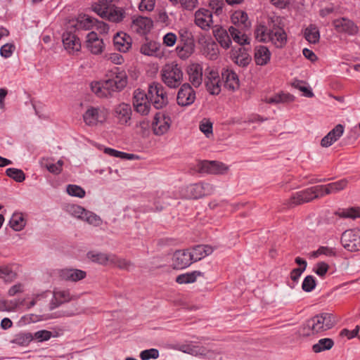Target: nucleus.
<instances>
[{
    "instance_id": "nucleus-1",
    "label": "nucleus",
    "mask_w": 360,
    "mask_h": 360,
    "mask_svg": "<svg viewBox=\"0 0 360 360\" xmlns=\"http://www.w3.org/2000/svg\"><path fill=\"white\" fill-rule=\"evenodd\" d=\"M280 22L278 16L269 17L266 22L257 27L256 39L262 42H271L277 48L283 47L287 42V35L280 26Z\"/></svg>"
},
{
    "instance_id": "nucleus-2",
    "label": "nucleus",
    "mask_w": 360,
    "mask_h": 360,
    "mask_svg": "<svg viewBox=\"0 0 360 360\" xmlns=\"http://www.w3.org/2000/svg\"><path fill=\"white\" fill-rule=\"evenodd\" d=\"M127 84L126 72L120 70L119 68H115L110 72V78L103 81L92 82L90 86L98 97L107 98L111 96L114 92L122 91Z\"/></svg>"
},
{
    "instance_id": "nucleus-3",
    "label": "nucleus",
    "mask_w": 360,
    "mask_h": 360,
    "mask_svg": "<svg viewBox=\"0 0 360 360\" xmlns=\"http://www.w3.org/2000/svg\"><path fill=\"white\" fill-rule=\"evenodd\" d=\"M336 323L335 317L333 314L321 313L307 320L300 328L299 334L304 337L323 334L333 328Z\"/></svg>"
},
{
    "instance_id": "nucleus-4",
    "label": "nucleus",
    "mask_w": 360,
    "mask_h": 360,
    "mask_svg": "<svg viewBox=\"0 0 360 360\" xmlns=\"http://www.w3.org/2000/svg\"><path fill=\"white\" fill-rule=\"evenodd\" d=\"M162 82L169 88L176 89L183 82L184 72L181 68L175 62L166 63L160 70Z\"/></svg>"
},
{
    "instance_id": "nucleus-5",
    "label": "nucleus",
    "mask_w": 360,
    "mask_h": 360,
    "mask_svg": "<svg viewBox=\"0 0 360 360\" xmlns=\"http://www.w3.org/2000/svg\"><path fill=\"white\" fill-rule=\"evenodd\" d=\"M214 187L210 183H197L191 184L182 190V195L187 199H198L211 195Z\"/></svg>"
},
{
    "instance_id": "nucleus-6",
    "label": "nucleus",
    "mask_w": 360,
    "mask_h": 360,
    "mask_svg": "<svg viewBox=\"0 0 360 360\" xmlns=\"http://www.w3.org/2000/svg\"><path fill=\"white\" fill-rule=\"evenodd\" d=\"M148 96L150 103L156 109L162 108L168 103V98L163 86L158 82H153L149 85Z\"/></svg>"
},
{
    "instance_id": "nucleus-7",
    "label": "nucleus",
    "mask_w": 360,
    "mask_h": 360,
    "mask_svg": "<svg viewBox=\"0 0 360 360\" xmlns=\"http://www.w3.org/2000/svg\"><path fill=\"white\" fill-rule=\"evenodd\" d=\"M103 7L100 5L96 6L94 11L102 18H105L114 22H121L125 17V11L123 8L116 6H106L102 0Z\"/></svg>"
},
{
    "instance_id": "nucleus-8",
    "label": "nucleus",
    "mask_w": 360,
    "mask_h": 360,
    "mask_svg": "<svg viewBox=\"0 0 360 360\" xmlns=\"http://www.w3.org/2000/svg\"><path fill=\"white\" fill-rule=\"evenodd\" d=\"M108 113L105 108L98 107H89L83 115V120L89 126H96L104 122L107 119Z\"/></svg>"
},
{
    "instance_id": "nucleus-9",
    "label": "nucleus",
    "mask_w": 360,
    "mask_h": 360,
    "mask_svg": "<svg viewBox=\"0 0 360 360\" xmlns=\"http://www.w3.org/2000/svg\"><path fill=\"white\" fill-rule=\"evenodd\" d=\"M341 243L350 252L360 250V231L349 229L345 231L341 236Z\"/></svg>"
},
{
    "instance_id": "nucleus-10",
    "label": "nucleus",
    "mask_w": 360,
    "mask_h": 360,
    "mask_svg": "<svg viewBox=\"0 0 360 360\" xmlns=\"http://www.w3.org/2000/svg\"><path fill=\"white\" fill-rule=\"evenodd\" d=\"M150 101L148 95L141 89L134 92L133 105L135 110L141 115H148L150 109Z\"/></svg>"
},
{
    "instance_id": "nucleus-11",
    "label": "nucleus",
    "mask_w": 360,
    "mask_h": 360,
    "mask_svg": "<svg viewBox=\"0 0 360 360\" xmlns=\"http://www.w3.org/2000/svg\"><path fill=\"white\" fill-rule=\"evenodd\" d=\"M195 100V91L191 86L185 83L181 86L178 94L176 101L181 106H188L194 103Z\"/></svg>"
},
{
    "instance_id": "nucleus-12",
    "label": "nucleus",
    "mask_w": 360,
    "mask_h": 360,
    "mask_svg": "<svg viewBox=\"0 0 360 360\" xmlns=\"http://www.w3.org/2000/svg\"><path fill=\"white\" fill-rule=\"evenodd\" d=\"M333 25L338 32L348 35H355L359 32L358 26L352 20L347 18H340L334 20Z\"/></svg>"
},
{
    "instance_id": "nucleus-13",
    "label": "nucleus",
    "mask_w": 360,
    "mask_h": 360,
    "mask_svg": "<svg viewBox=\"0 0 360 360\" xmlns=\"http://www.w3.org/2000/svg\"><path fill=\"white\" fill-rule=\"evenodd\" d=\"M171 118L165 114L157 113L153 122V131L157 136H162L167 133L171 126Z\"/></svg>"
},
{
    "instance_id": "nucleus-14",
    "label": "nucleus",
    "mask_w": 360,
    "mask_h": 360,
    "mask_svg": "<svg viewBox=\"0 0 360 360\" xmlns=\"http://www.w3.org/2000/svg\"><path fill=\"white\" fill-rule=\"evenodd\" d=\"M205 86L207 91L212 95H218L221 92V81L219 72L213 69L207 70Z\"/></svg>"
},
{
    "instance_id": "nucleus-15",
    "label": "nucleus",
    "mask_w": 360,
    "mask_h": 360,
    "mask_svg": "<svg viewBox=\"0 0 360 360\" xmlns=\"http://www.w3.org/2000/svg\"><path fill=\"white\" fill-rule=\"evenodd\" d=\"M194 22L202 30H208L213 24L212 12L206 8H199L195 13Z\"/></svg>"
},
{
    "instance_id": "nucleus-16",
    "label": "nucleus",
    "mask_w": 360,
    "mask_h": 360,
    "mask_svg": "<svg viewBox=\"0 0 360 360\" xmlns=\"http://www.w3.org/2000/svg\"><path fill=\"white\" fill-rule=\"evenodd\" d=\"M62 41L65 49L70 53L78 52L81 49L79 37L70 31H65L63 34Z\"/></svg>"
},
{
    "instance_id": "nucleus-17",
    "label": "nucleus",
    "mask_w": 360,
    "mask_h": 360,
    "mask_svg": "<svg viewBox=\"0 0 360 360\" xmlns=\"http://www.w3.org/2000/svg\"><path fill=\"white\" fill-rule=\"evenodd\" d=\"M173 265L176 269H185L189 266L193 262L190 250H176L172 257Z\"/></svg>"
},
{
    "instance_id": "nucleus-18",
    "label": "nucleus",
    "mask_w": 360,
    "mask_h": 360,
    "mask_svg": "<svg viewBox=\"0 0 360 360\" xmlns=\"http://www.w3.org/2000/svg\"><path fill=\"white\" fill-rule=\"evenodd\" d=\"M131 114V108L128 103H120L114 108V115L120 124H129Z\"/></svg>"
},
{
    "instance_id": "nucleus-19",
    "label": "nucleus",
    "mask_w": 360,
    "mask_h": 360,
    "mask_svg": "<svg viewBox=\"0 0 360 360\" xmlns=\"http://www.w3.org/2000/svg\"><path fill=\"white\" fill-rule=\"evenodd\" d=\"M86 46L91 53L98 55L103 52L104 44L97 33L91 32L86 35Z\"/></svg>"
},
{
    "instance_id": "nucleus-20",
    "label": "nucleus",
    "mask_w": 360,
    "mask_h": 360,
    "mask_svg": "<svg viewBox=\"0 0 360 360\" xmlns=\"http://www.w3.org/2000/svg\"><path fill=\"white\" fill-rule=\"evenodd\" d=\"M58 274L61 280L70 282H77L84 279L86 273L77 269H62L58 271Z\"/></svg>"
},
{
    "instance_id": "nucleus-21",
    "label": "nucleus",
    "mask_w": 360,
    "mask_h": 360,
    "mask_svg": "<svg viewBox=\"0 0 360 360\" xmlns=\"http://www.w3.org/2000/svg\"><path fill=\"white\" fill-rule=\"evenodd\" d=\"M228 169V166L218 161H204L201 163V170L210 174H224Z\"/></svg>"
},
{
    "instance_id": "nucleus-22",
    "label": "nucleus",
    "mask_w": 360,
    "mask_h": 360,
    "mask_svg": "<svg viewBox=\"0 0 360 360\" xmlns=\"http://www.w3.org/2000/svg\"><path fill=\"white\" fill-rule=\"evenodd\" d=\"M153 25V20L147 17L139 16L132 21L131 29L138 34H145Z\"/></svg>"
},
{
    "instance_id": "nucleus-23",
    "label": "nucleus",
    "mask_w": 360,
    "mask_h": 360,
    "mask_svg": "<svg viewBox=\"0 0 360 360\" xmlns=\"http://www.w3.org/2000/svg\"><path fill=\"white\" fill-rule=\"evenodd\" d=\"M189 81L195 87H198L202 82V67L200 64H191L187 70Z\"/></svg>"
},
{
    "instance_id": "nucleus-24",
    "label": "nucleus",
    "mask_w": 360,
    "mask_h": 360,
    "mask_svg": "<svg viewBox=\"0 0 360 360\" xmlns=\"http://www.w3.org/2000/svg\"><path fill=\"white\" fill-rule=\"evenodd\" d=\"M344 126L342 124H337L327 135H326L321 141V145L327 148L330 146L333 143L339 139L343 134Z\"/></svg>"
},
{
    "instance_id": "nucleus-25",
    "label": "nucleus",
    "mask_w": 360,
    "mask_h": 360,
    "mask_svg": "<svg viewBox=\"0 0 360 360\" xmlns=\"http://www.w3.org/2000/svg\"><path fill=\"white\" fill-rule=\"evenodd\" d=\"M116 49L120 52H127L131 46V38L124 32H117L113 37Z\"/></svg>"
},
{
    "instance_id": "nucleus-26",
    "label": "nucleus",
    "mask_w": 360,
    "mask_h": 360,
    "mask_svg": "<svg viewBox=\"0 0 360 360\" xmlns=\"http://www.w3.org/2000/svg\"><path fill=\"white\" fill-rule=\"evenodd\" d=\"M70 300L71 296L68 290L54 289L53 299L50 303V309L52 310Z\"/></svg>"
},
{
    "instance_id": "nucleus-27",
    "label": "nucleus",
    "mask_w": 360,
    "mask_h": 360,
    "mask_svg": "<svg viewBox=\"0 0 360 360\" xmlns=\"http://www.w3.org/2000/svg\"><path fill=\"white\" fill-rule=\"evenodd\" d=\"M213 35L221 45L224 49H229L231 44V35L226 30L220 26H215L212 30Z\"/></svg>"
},
{
    "instance_id": "nucleus-28",
    "label": "nucleus",
    "mask_w": 360,
    "mask_h": 360,
    "mask_svg": "<svg viewBox=\"0 0 360 360\" xmlns=\"http://www.w3.org/2000/svg\"><path fill=\"white\" fill-rule=\"evenodd\" d=\"M221 76L224 82V86L226 89L234 91L239 87L238 75L233 70L229 69L224 70L221 72Z\"/></svg>"
},
{
    "instance_id": "nucleus-29",
    "label": "nucleus",
    "mask_w": 360,
    "mask_h": 360,
    "mask_svg": "<svg viewBox=\"0 0 360 360\" xmlns=\"http://www.w3.org/2000/svg\"><path fill=\"white\" fill-rule=\"evenodd\" d=\"M231 58L233 62L240 67L247 66L252 60L247 50L241 47L233 51Z\"/></svg>"
},
{
    "instance_id": "nucleus-30",
    "label": "nucleus",
    "mask_w": 360,
    "mask_h": 360,
    "mask_svg": "<svg viewBox=\"0 0 360 360\" xmlns=\"http://www.w3.org/2000/svg\"><path fill=\"white\" fill-rule=\"evenodd\" d=\"M212 252L213 249L211 246L203 245H196L190 250V253L194 262L210 255Z\"/></svg>"
},
{
    "instance_id": "nucleus-31",
    "label": "nucleus",
    "mask_w": 360,
    "mask_h": 360,
    "mask_svg": "<svg viewBox=\"0 0 360 360\" xmlns=\"http://www.w3.org/2000/svg\"><path fill=\"white\" fill-rule=\"evenodd\" d=\"M271 53L269 50L264 46H258L255 49V60L258 65H264L269 60Z\"/></svg>"
},
{
    "instance_id": "nucleus-32",
    "label": "nucleus",
    "mask_w": 360,
    "mask_h": 360,
    "mask_svg": "<svg viewBox=\"0 0 360 360\" xmlns=\"http://www.w3.org/2000/svg\"><path fill=\"white\" fill-rule=\"evenodd\" d=\"M189 354L195 356H203L208 359L214 358L215 355L218 354L219 352H214L212 350L207 349L205 347L198 345H191V349L188 351Z\"/></svg>"
},
{
    "instance_id": "nucleus-33",
    "label": "nucleus",
    "mask_w": 360,
    "mask_h": 360,
    "mask_svg": "<svg viewBox=\"0 0 360 360\" xmlns=\"http://www.w3.org/2000/svg\"><path fill=\"white\" fill-rule=\"evenodd\" d=\"M87 257L94 262H96L101 265H108L112 261V254H105L103 252L91 251L88 252Z\"/></svg>"
},
{
    "instance_id": "nucleus-34",
    "label": "nucleus",
    "mask_w": 360,
    "mask_h": 360,
    "mask_svg": "<svg viewBox=\"0 0 360 360\" xmlns=\"http://www.w3.org/2000/svg\"><path fill=\"white\" fill-rule=\"evenodd\" d=\"M95 20L87 15H80L76 20L73 26L76 30H88L93 27Z\"/></svg>"
},
{
    "instance_id": "nucleus-35",
    "label": "nucleus",
    "mask_w": 360,
    "mask_h": 360,
    "mask_svg": "<svg viewBox=\"0 0 360 360\" xmlns=\"http://www.w3.org/2000/svg\"><path fill=\"white\" fill-rule=\"evenodd\" d=\"M304 37L311 44L318 43L320 39L319 28L315 25H309L304 31Z\"/></svg>"
},
{
    "instance_id": "nucleus-36",
    "label": "nucleus",
    "mask_w": 360,
    "mask_h": 360,
    "mask_svg": "<svg viewBox=\"0 0 360 360\" xmlns=\"http://www.w3.org/2000/svg\"><path fill=\"white\" fill-rule=\"evenodd\" d=\"M231 20L236 26L248 27L250 25V22L248 21V14L242 11H236L232 15Z\"/></svg>"
},
{
    "instance_id": "nucleus-37",
    "label": "nucleus",
    "mask_w": 360,
    "mask_h": 360,
    "mask_svg": "<svg viewBox=\"0 0 360 360\" xmlns=\"http://www.w3.org/2000/svg\"><path fill=\"white\" fill-rule=\"evenodd\" d=\"M229 32L233 41L238 44L243 45L249 43L248 36L240 31L237 27L231 26L229 28Z\"/></svg>"
},
{
    "instance_id": "nucleus-38",
    "label": "nucleus",
    "mask_w": 360,
    "mask_h": 360,
    "mask_svg": "<svg viewBox=\"0 0 360 360\" xmlns=\"http://www.w3.org/2000/svg\"><path fill=\"white\" fill-rule=\"evenodd\" d=\"M333 345L334 342L331 338H322L320 339L317 343L312 346V350L315 353H320L323 351L330 349Z\"/></svg>"
},
{
    "instance_id": "nucleus-39",
    "label": "nucleus",
    "mask_w": 360,
    "mask_h": 360,
    "mask_svg": "<svg viewBox=\"0 0 360 360\" xmlns=\"http://www.w3.org/2000/svg\"><path fill=\"white\" fill-rule=\"evenodd\" d=\"M9 224L14 231H21L25 226V220L22 214L14 213L9 221Z\"/></svg>"
},
{
    "instance_id": "nucleus-40",
    "label": "nucleus",
    "mask_w": 360,
    "mask_h": 360,
    "mask_svg": "<svg viewBox=\"0 0 360 360\" xmlns=\"http://www.w3.org/2000/svg\"><path fill=\"white\" fill-rule=\"evenodd\" d=\"M201 275L202 273L198 271L182 274L176 278V281L179 284L192 283L196 281L198 276Z\"/></svg>"
},
{
    "instance_id": "nucleus-41",
    "label": "nucleus",
    "mask_w": 360,
    "mask_h": 360,
    "mask_svg": "<svg viewBox=\"0 0 360 360\" xmlns=\"http://www.w3.org/2000/svg\"><path fill=\"white\" fill-rule=\"evenodd\" d=\"M336 214L342 218L356 219L360 217V207H352L346 209L339 210Z\"/></svg>"
},
{
    "instance_id": "nucleus-42",
    "label": "nucleus",
    "mask_w": 360,
    "mask_h": 360,
    "mask_svg": "<svg viewBox=\"0 0 360 360\" xmlns=\"http://www.w3.org/2000/svg\"><path fill=\"white\" fill-rule=\"evenodd\" d=\"M348 184L346 179H342L335 182H332L326 184L328 195L337 193L345 189Z\"/></svg>"
},
{
    "instance_id": "nucleus-43",
    "label": "nucleus",
    "mask_w": 360,
    "mask_h": 360,
    "mask_svg": "<svg viewBox=\"0 0 360 360\" xmlns=\"http://www.w3.org/2000/svg\"><path fill=\"white\" fill-rule=\"evenodd\" d=\"M17 277V274L12 269L11 266H0V278L5 282H12Z\"/></svg>"
},
{
    "instance_id": "nucleus-44",
    "label": "nucleus",
    "mask_w": 360,
    "mask_h": 360,
    "mask_svg": "<svg viewBox=\"0 0 360 360\" xmlns=\"http://www.w3.org/2000/svg\"><path fill=\"white\" fill-rule=\"evenodd\" d=\"M160 45L155 41H149L141 45L140 51L141 53L146 56L156 55L159 51Z\"/></svg>"
},
{
    "instance_id": "nucleus-45",
    "label": "nucleus",
    "mask_w": 360,
    "mask_h": 360,
    "mask_svg": "<svg viewBox=\"0 0 360 360\" xmlns=\"http://www.w3.org/2000/svg\"><path fill=\"white\" fill-rule=\"evenodd\" d=\"M293 101V96L289 94L279 93L276 94L269 98H266V103L272 104H278L281 103H287Z\"/></svg>"
},
{
    "instance_id": "nucleus-46",
    "label": "nucleus",
    "mask_w": 360,
    "mask_h": 360,
    "mask_svg": "<svg viewBox=\"0 0 360 360\" xmlns=\"http://www.w3.org/2000/svg\"><path fill=\"white\" fill-rule=\"evenodd\" d=\"M204 53L210 60L217 59L219 54L218 45L214 42L207 44L204 49Z\"/></svg>"
},
{
    "instance_id": "nucleus-47",
    "label": "nucleus",
    "mask_w": 360,
    "mask_h": 360,
    "mask_svg": "<svg viewBox=\"0 0 360 360\" xmlns=\"http://www.w3.org/2000/svg\"><path fill=\"white\" fill-rule=\"evenodd\" d=\"M6 175L17 182H22L25 179V174L22 169L17 168H8L6 170Z\"/></svg>"
},
{
    "instance_id": "nucleus-48",
    "label": "nucleus",
    "mask_w": 360,
    "mask_h": 360,
    "mask_svg": "<svg viewBox=\"0 0 360 360\" xmlns=\"http://www.w3.org/2000/svg\"><path fill=\"white\" fill-rule=\"evenodd\" d=\"M112 257L113 258H112V261H110V264H112L121 269L126 270H129L133 266V264L126 259L120 258L114 254H112Z\"/></svg>"
},
{
    "instance_id": "nucleus-49",
    "label": "nucleus",
    "mask_w": 360,
    "mask_h": 360,
    "mask_svg": "<svg viewBox=\"0 0 360 360\" xmlns=\"http://www.w3.org/2000/svg\"><path fill=\"white\" fill-rule=\"evenodd\" d=\"M304 203L305 202L303 196L300 193V191H298L293 193L289 199L285 200L284 204L287 205L288 207L290 208Z\"/></svg>"
},
{
    "instance_id": "nucleus-50",
    "label": "nucleus",
    "mask_w": 360,
    "mask_h": 360,
    "mask_svg": "<svg viewBox=\"0 0 360 360\" xmlns=\"http://www.w3.org/2000/svg\"><path fill=\"white\" fill-rule=\"evenodd\" d=\"M33 340V335L30 333H20L15 336L13 342L20 346H27Z\"/></svg>"
},
{
    "instance_id": "nucleus-51",
    "label": "nucleus",
    "mask_w": 360,
    "mask_h": 360,
    "mask_svg": "<svg viewBox=\"0 0 360 360\" xmlns=\"http://www.w3.org/2000/svg\"><path fill=\"white\" fill-rule=\"evenodd\" d=\"M83 220L95 226H98L102 223L99 216L88 210L86 211Z\"/></svg>"
},
{
    "instance_id": "nucleus-52",
    "label": "nucleus",
    "mask_w": 360,
    "mask_h": 360,
    "mask_svg": "<svg viewBox=\"0 0 360 360\" xmlns=\"http://www.w3.org/2000/svg\"><path fill=\"white\" fill-rule=\"evenodd\" d=\"M67 193L72 196L84 198L85 196V191L79 186L70 184L66 188Z\"/></svg>"
},
{
    "instance_id": "nucleus-53",
    "label": "nucleus",
    "mask_w": 360,
    "mask_h": 360,
    "mask_svg": "<svg viewBox=\"0 0 360 360\" xmlns=\"http://www.w3.org/2000/svg\"><path fill=\"white\" fill-rule=\"evenodd\" d=\"M316 287V281L314 278V276H307L304 278L303 282H302V288L304 291L305 292H311V290H313Z\"/></svg>"
},
{
    "instance_id": "nucleus-54",
    "label": "nucleus",
    "mask_w": 360,
    "mask_h": 360,
    "mask_svg": "<svg viewBox=\"0 0 360 360\" xmlns=\"http://www.w3.org/2000/svg\"><path fill=\"white\" fill-rule=\"evenodd\" d=\"M200 131L209 138L212 135V123L208 120H202L200 123Z\"/></svg>"
},
{
    "instance_id": "nucleus-55",
    "label": "nucleus",
    "mask_w": 360,
    "mask_h": 360,
    "mask_svg": "<svg viewBox=\"0 0 360 360\" xmlns=\"http://www.w3.org/2000/svg\"><path fill=\"white\" fill-rule=\"evenodd\" d=\"M159 351L157 349H149L142 351L140 353V357L142 360H149L150 359H158Z\"/></svg>"
},
{
    "instance_id": "nucleus-56",
    "label": "nucleus",
    "mask_w": 360,
    "mask_h": 360,
    "mask_svg": "<svg viewBox=\"0 0 360 360\" xmlns=\"http://www.w3.org/2000/svg\"><path fill=\"white\" fill-rule=\"evenodd\" d=\"M181 8L188 11H193L198 5V0H179Z\"/></svg>"
},
{
    "instance_id": "nucleus-57",
    "label": "nucleus",
    "mask_w": 360,
    "mask_h": 360,
    "mask_svg": "<svg viewBox=\"0 0 360 360\" xmlns=\"http://www.w3.org/2000/svg\"><path fill=\"white\" fill-rule=\"evenodd\" d=\"M335 252L333 248L321 246L317 250L314 251L311 253V256L314 257H317L321 255H324L326 256H333L335 255Z\"/></svg>"
},
{
    "instance_id": "nucleus-58",
    "label": "nucleus",
    "mask_w": 360,
    "mask_h": 360,
    "mask_svg": "<svg viewBox=\"0 0 360 360\" xmlns=\"http://www.w3.org/2000/svg\"><path fill=\"white\" fill-rule=\"evenodd\" d=\"M52 336L51 331L46 330H41L36 332L33 335V339L38 340L39 342H43L49 340Z\"/></svg>"
},
{
    "instance_id": "nucleus-59",
    "label": "nucleus",
    "mask_w": 360,
    "mask_h": 360,
    "mask_svg": "<svg viewBox=\"0 0 360 360\" xmlns=\"http://www.w3.org/2000/svg\"><path fill=\"white\" fill-rule=\"evenodd\" d=\"M329 269V266L326 262H318L314 268V271L319 275L321 277H323L327 273L328 270Z\"/></svg>"
},
{
    "instance_id": "nucleus-60",
    "label": "nucleus",
    "mask_w": 360,
    "mask_h": 360,
    "mask_svg": "<svg viewBox=\"0 0 360 360\" xmlns=\"http://www.w3.org/2000/svg\"><path fill=\"white\" fill-rule=\"evenodd\" d=\"M155 0H141L139 8L141 11H151L154 9Z\"/></svg>"
},
{
    "instance_id": "nucleus-61",
    "label": "nucleus",
    "mask_w": 360,
    "mask_h": 360,
    "mask_svg": "<svg viewBox=\"0 0 360 360\" xmlns=\"http://www.w3.org/2000/svg\"><path fill=\"white\" fill-rule=\"evenodd\" d=\"M86 210L79 205H72L70 208V212L72 213L73 216L77 218L81 219L83 220Z\"/></svg>"
},
{
    "instance_id": "nucleus-62",
    "label": "nucleus",
    "mask_w": 360,
    "mask_h": 360,
    "mask_svg": "<svg viewBox=\"0 0 360 360\" xmlns=\"http://www.w3.org/2000/svg\"><path fill=\"white\" fill-rule=\"evenodd\" d=\"M15 49V46L11 44H6L0 49V54L2 57L8 58L11 57Z\"/></svg>"
},
{
    "instance_id": "nucleus-63",
    "label": "nucleus",
    "mask_w": 360,
    "mask_h": 360,
    "mask_svg": "<svg viewBox=\"0 0 360 360\" xmlns=\"http://www.w3.org/2000/svg\"><path fill=\"white\" fill-rule=\"evenodd\" d=\"M300 193L303 196L305 203L316 199V195L314 193V190H313V186L305 190L300 191Z\"/></svg>"
},
{
    "instance_id": "nucleus-64",
    "label": "nucleus",
    "mask_w": 360,
    "mask_h": 360,
    "mask_svg": "<svg viewBox=\"0 0 360 360\" xmlns=\"http://www.w3.org/2000/svg\"><path fill=\"white\" fill-rule=\"evenodd\" d=\"M224 5L223 0H210L209 6L214 11L217 15H219L222 12V6Z\"/></svg>"
}]
</instances>
